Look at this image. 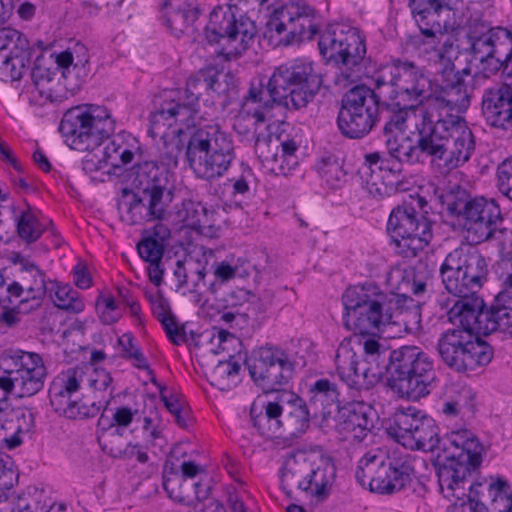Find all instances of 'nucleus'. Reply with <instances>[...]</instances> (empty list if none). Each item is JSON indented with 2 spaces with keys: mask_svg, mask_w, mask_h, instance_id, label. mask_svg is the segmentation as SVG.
Returning <instances> with one entry per match:
<instances>
[{
  "mask_svg": "<svg viewBox=\"0 0 512 512\" xmlns=\"http://www.w3.org/2000/svg\"><path fill=\"white\" fill-rule=\"evenodd\" d=\"M339 378L350 388L360 389L365 380L378 378L386 369V382L398 398L418 401L431 393L435 380L433 359L419 347L402 346L389 353L367 354L358 360L350 350L335 358Z\"/></svg>",
  "mask_w": 512,
  "mask_h": 512,
  "instance_id": "1",
  "label": "nucleus"
},
{
  "mask_svg": "<svg viewBox=\"0 0 512 512\" xmlns=\"http://www.w3.org/2000/svg\"><path fill=\"white\" fill-rule=\"evenodd\" d=\"M318 47L326 62L338 69L335 86L347 88L368 77L365 69L370 59L366 57V38L358 28L343 23L329 24L320 34Z\"/></svg>",
  "mask_w": 512,
  "mask_h": 512,
  "instance_id": "2",
  "label": "nucleus"
},
{
  "mask_svg": "<svg viewBox=\"0 0 512 512\" xmlns=\"http://www.w3.org/2000/svg\"><path fill=\"white\" fill-rule=\"evenodd\" d=\"M399 295L382 290L374 282L349 286L342 295L345 328L359 335H375L391 323Z\"/></svg>",
  "mask_w": 512,
  "mask_h": 512,
  "instance_id": "3",
  "label": "nucleus"
},
{
  "mask_svg": "<svg viewBox=\"0 0 512 512\" xmlns=\"http://www.w3.org/2000/svg\"><path fill=\"white\" fill-rule=\"evenodd\" d=\"M415 462V456L399 449H371L359 459L355 478L372 492L394 494L412 482Z\"/></svg>",
  "mask_w": 512,
  "mask_h": 512,
  "instance_id": "4",
  "label": "nucleus"
},
{
  "mask_svg": "<svg viewBox=\"0 0 512 512\" xmlns=\"http://www.w3.org/2000/svg\"><path fill=\"white\" fill-rule=\"evenodd\" d=\"M428 201L419 192L409 194L395 207L387 222V232L397 255L414 259L433 238L432 222L426 217Z\"/></svg>",
  "mask_w": 512,
  "mask_h": 512,
  "instance_id": "5",
  "label": "nucleus"
},
{
  "mask_svg": "<svg viewBox=\"0 0 512 512\" xmlns=\"http://www.w3.org/2000/svg\"><path fill=\"white\" fill-rule=\"evenodd\" d=\"M185 154L195 176L206 181L224 176L235 158L232 140L218 125L197 128Z\"/></svg>",
  "mask_w": 512,
  "mask_h": 512,
  "instance_id": "6",
  "label": "nucleus"
},
{
  "mask_svg": "<svg viewBox=\"0 0 512 512\" xmlns=\"http://www.w3.org/2000/svg\"><path fill=\"white\" fill-rule=\"evenodd\" d=\"M321 85L322 76L315 64L297 58L275 68L267 83V91L273 103L300 109L313 100Z\"/></svg>",
  "mask_w": 512,
  "mask_h": 512,
  "instance_id": "7",
  "label": "nucleus"
},
{
  "mask_svg": "<svg viewBox=\"0 0 512 512\" xmlns=\"http://www.w3.org/2000/svg\"><path fill=\"white\" fill-rule=\"evenodd\" d=\"M116 121L105 106L86 104L68 109L59 131L67 145L76 151H95L114 134Z\"/></svg>",
  "mask_w": 512,
  "mask_h": 512,
  "instance_id": "8",
  "label": "nucleus"
},
{
  "mask_svg": "<svg viewBox=\"0 0 512 512\" xmlns=\"http://www.w3.org/2000/svg\"><path fill=\"white\" fill-rule=\"evenodd\" d=\"M448 441L458 451L450 457L457 460L438 469L439 488L445 498L461 500L466 495L467 476L482 463L484 447L469 429L451 431Z\"/></svg>",
  "mask_w": 512,
  "mask_h": 512,
  "instance_id": "9",
  "label": "nucleus"
},
{
  "mask_svg": "<svg viewBox=\"0 0 512 512\" xmlns=\"http://www.w3.org/2000/svg\"><path fill=\"white\" fill-rule=\"evenodd\" d=\"M335 477L336 467L327 458L298 453L286 459L281 487L287 495L296 487L308 496L324 500L330 495Z\"/></svg>",
  "mask_w": 512,
  "mask_h": 512,
  "instance_id": "10",
  "label": "nucleus"
},
{
  "mask_svg": "<svg viewBox=\"0 0 512 512\" xmlns=\"http://www.w3.org/2000/svg\"><path fill=\"white\" fill-rule=\"evenodd\" d=\"M470 330L447 329L439 337L437 349L446 366L458 373H471L493 359L492 346Z\"/></svg>",
  "mask_w": 512,
  "mask_h": 512,
  "instance_id": "11",
  "label": "nucleus"
},
{
  "mask_svg": "<svg viewBox=\"0 0 512 512\" xmlns=\"http://www.w3.org/2000/svg\"><path fill=\"white\" fill-rule=\"evenodd\" d=\"M256 34L255 22L243 15L236 17L231 6L214 9L205 28L207 42L218 45L216 52L227 60L246 51Z\"/></svg>",
  "mask_w": 512,
  "mask_h": 512,
  "instance_id": "12",
  "label": "nucleus"
},
{
  "mask_svg": "<svg viewBox=\"0 0 512 512\" xmlns=\"http://www.w3.org/2000/svg\"><path fill=\"white\" fill-rule=\"evenodd\" d=\"M488 273L485 258L477 251H451L440 266L442 283L458 299L476 297Z\"/></svg>",
  "mask_w": 512,
  "mask_h": 512,
  "instance_id": "13",
  "label": "nucleus"
},
{
  "mask_svg": "<svg viewBox=\"0 0 512 512\" xmlns=\"http://www.w3.org/2000/svg\"><path fill=\"white\" fill-rule=\"evenodd\" d=\"M4 362L7 367L0 375V389L5 394L30 398L44 388L48 372L40 354L18 349L7 354Z\"/></svg>",
  "mask_w": 512,
  "mask_h": 512,
  "instance_id": "14",
  "label": "nucleus"
},
{
  "mask_svg": "<svg viewBox=\"0 0 512 512\" xmlns=\"http://www.w3.org/2000/svg\"><path fill=\"white\" fill-rule=\"evenodd\" d=\"M254 384L264 394L285 390L293 378L295 361L283 349L263 346L252 351L245 361Z\"/></svg>",
  "mask_w": 512,
  "mask_h": 512,
  "instance_id": "15",
  "label": "nucleus"
},
{
  "mask_svg": "<svg viewBox=\"0 0 512 512\" xmlns=\"http://www.w3.org/2000/svg\"><path fill=\"white\" fill-rule=\"evenodd\" d=\"M379 114V97L365 86L353 87L343 100L338 115V127L352 139L367 135L375 125Z\"/></svg>",
  "mask_w": 512,
  "mask_h": 512,
  "instance_id": "16",
  "label": "nucleus"
},
{
  "mask_svg": "<svg viewBox=\"0 0 512 512\" xmlns=\"http://www.w3.org/2000/svg\"><path fill=\"white\" fill-rule=\"evenodd\" d=\"M198 111L185 100L183 92L163 91L157 99L156 109L150 115L149 135L164 137V131L185 133L195 128L200 119Z\"/></svg>",
  "mask_w": 512,
  "mask_h": 512,
  "instance_id": "17",
  "label": "nucleus"
},
{
  "mask_svg": "<svg viewBox=\"0 0 512 512\" xmlns=\"http://www.w3.org/2000/svg\"><path fill=\"white\" fill-rule=\"evenodd\" d=\"M375 88L383 86L392 88L391 98L414 102L424 96L428 79L414 62L392 59L381 65L371 76Z\"/></svg>",
  "mask_w": 512,
  "mask_h": 512,
  "instance_id": "18",
  "label": "nucleus"
},
{
  "mask_svg": "<svg viewBox=\"0 0 512 512\" xmlns=\"http://www.w3.org/2000/svg\"><path fill=\"white\" fill-rule=\"evenodd\" d=\"M83 372L79 364L59 372L50 382L48 397L53 410L61 416L72 420L95 417L100 407L95 403L85 404L74 396L83 386Z\"/></svg>",
  "mask_w": 512,
  "mask_h": 512,
  "instance_id": "19",
  "label": "nucleus"
},
{
  "mask_svg": "<svg viewBox=\"0 0 512 512\" xmlns=\"http://www.w3.org/2000/svg\"><path fill=\"white\" fill-rule=\"evenodd\" d=\"M449 210L462 219L466 239L472 244L488 241L493 227L503 221L499 205L485 197L456 199L449 204Z\"/></svg>",
  "mask_w": 512,
  "mask_h": 512,
  "instance_id": "20",
  "label": "nucleus"
},
{
  "mask_svg": "<svg viewBox=\"0 0 512 512\" xmlns=\"http://www.w3.org/2000/svg\"><path fill=\"white\" fill-rule=\"evenodd\" d=\"M364 164L371 170V183L369 191L380 198L389 197L398 192L410 189V183L403 172L402 161L395 158H387L384 153L371 152L364 156Z\"/></svg>",
  "mask_w": 512,
  "mask_h": 512,
  "instance_id": "21",
  "label": "nucleus"
},
{
  "mask_svg": "<svg viewBox=\"0 0 512 512\" xmlns=\"http://www.w3.org/2000/svg\"><path fill=\"white\" fill-rule=\"evenodd\" d=\"M200 252L197 260L199 267L194 271L192 290L198 291L203 285L215 296L224 285L238 276V265L227 260L217 261L215 252L210 248L201 247Z\"/></svg>",
  "mask_w": 512,
  "mask_h": 512,
  "instance_id": "22",
  "label": "nucleus"
},
{
  "mask_svg": "<svg viewBox=\"0 0 512 512\" xmlns=\"http://www.w3.org/2000/svg\"><path fill=\"white\" fill-rule=\"evenodd\" d=\"M447 318L454 326L452 329H469L470 333L479 335L489 334L488 310L484 309V301L478 296L455 300L447 310Z\"/></svg>",
  "mask_w": 512,
  "mask_h": 512,
  "instance_id": "23",
  "label": "nucleus"
},
{
  "mask_svg": "<svg viewBox=\"0 0 512 512\" xmlns=\"http://www.w3.org/2000/svg\"><path fill=\"white\" fill-rule=\"evenodd\" d=\"M122 193L124 211L121 218L128 225H141L165 217L169 203L166 199L157 198L155 195L140 196L127 188Z\"/></svg>",
  "mask_w": 512,
  "mask_h": 512,
  "instance_id": "24",
  "label": "nucleus"
},
{
  "mask_svg": "<svg viewBox=\"0 0 512 512\" xmlns=\"http://www.w3.org/2000/svg\"><path fill=\"white\" fill-rule=\"evenodd\" d=\"M282 391L274 392L273 398L255 401L250 410L253 426L258 432L268 438L282 437L284 433V405Z\"/></svg>",
  "mask_w": 512,
  "mask_h": 512,
  "instance_id": "25",
  "label": "nucleus"
},
{
  "mask_svg": "<svg viewBox=\"0 0 512 512\" xmlns=\"http://www.w3.org/2000/svg\"><path fill=\"white\" fill-rule=\"evenodd\" d=\"M419 138L415 145L409 144L406 152L408 163L422 161V156H432L442 160L445 157V147L450 133V125L439 123L432 127L423 126L416 128Z\"/></svg>",
  "mask_w": 512,
  "mask_h": 512,
  "instance_id": "26",
  "label": "nucleus"
},
{
  "mask_svg": "<svg viewBox=\"0 0 512 512\" xmlns=\"http://www.w3.org/2000/svg\"><path fill=\"white\" fill-rule=\"evenodd\" d=\"M32 80L34 88L31 91V99L37 105L59 104L69 97V91L61 82L56 68L36 63L32 69Z\"/></svg>",
  "mask_w": 512,
  "mask_h": 512,
  "instance_id": "27",
  "label": "nucleus"
},
{
  "mask_svg": "<svg viewBox=\"0 0 512 512\" xmlns=\"http://www.w3.org/2000/svg\"><path fill=\"white\" fill-rule=\"evenodd\" d=\"M482 112L486 122L495 128L512 127V87L506 84L485 90Z\"/></svg>",
  "mask_w": 512,
  "mask_h": 512,
  "instance_id": "28",
  "label": "nucleus"
},
{
  "mask_svg": "<svg viewBox=\"0 0 512 512\" xmlns=\"http://www.w3.org/2000/svg\"><path fill=\"white\" fill-rule=\"evenodd\" d=\"M291 38L295 43L312 40L319 33L317 11L304 2H290L281 6Z\"/></svg>",
  "mask_w": 512,
  "mask_h": 512,
  "instance_id": "29",
  "label": "nucleus"
},
{
  "mask_svg": "<svg viewBox=\"0 0 512 512\" xmlns=\"http://www.w3.org/2000/svg\"><path fill=\"white\" fill-rule=\"evenodd\" d=\"M475 150V140L471 129L464 119L456 120L450 126V133L445 147L443 161L450 168H457L465 164Z\"/></svg>",
  "mask_w": 512,
  "mask_h": 512,
  "instance_id": "30",
  "label": "nucleus"
},
{
  "mask_svg": "<svg viewBox=\"0 0 512 512\" xmlns=\"http://www.w3.org/2000/svg\"><path fill=\"white\" fill-rule=\"evenodd\" d=\"M133 184L144 196L155 195L170 202L172 193L168 187L167 171L155 161H144L135 166Z\"/></svg>",
  "mask_w": 512,
  "mask_h": 512,
  "instance_id": "31",
  "label": "nucleus"
},
{
  "mask_svg": "<svg viewBox=\"0 0 512 512\" xmlns=\"http://www.w3.org/2000/svg\"><path fill=\"white\" fill-rule=\"evenodd\" d=\"M282 395L281 402L285 406L283 413L284 433L299 437L309 429L310 421L314 418L313 410L299 394L292 390H283Z\"/></svg>",
  "mask_w": 512,
  "mask_h": 512,
  "instance_id": "32",
  "label": "nucleus"
},
{
  "mask_svg": "<svg viewBox=\"0 0 512 512\" xmlns=\"http://www.w3.org/2000/svg\"><path fill=\"white\" fill-rule=\"evenodd\" d=\"M307 395L315 419L325 421L338 408L340 392L337 384L329 378L321 377L312 382Z\"/></svg>",
  "mask_w": 512,
  "mask_h": 512,
  "instance_id": "33",
  "label": "nucleus"
},
{
  "mask_svg": "<svg viewBox=\"0 0 512 512\" xmlns=\"http://www.w3.org/2000/svg\"><path fill=\"white\" fill-rule=\"evenodd\" d=\"M415 109V127L436 125L445 123V126L453 125L456 120H460L459 116L452 115L448 108L443 104L436 93L423 96L413 102Z\"/></svg>",
  "mask_w": 512,
  "mask_h": 512,
  "instance_id": "34",
  "label": "nucleus"
},
{
  "mask_svg": "<svg viewBox=\"0 0 512 512\" xmlns=\"http://www.w3.org/2000/svg\"><path fill=\"white\" fill-rule=\"evenodd\" d=\"M105 149L110 168L118 169L132 163L141 151V144L137 137L123 130L111 136Z\"/></svg>",
  "mask_w": 512,
  "mask_h": 512,
  "instance_id": "35",
  "label": "nucleus"
},
{
  "mask_svg": "<svg viewBox=\"0 0 512 512\" xmlns=\"http://www.w3.org/2000/svg\"><path fill=\"white\" fill-rule=\"evenodd\" d=\"M33 426L31 416L11 414L8 415L0 407V445L8 450L19 447Z\"/></svg>",
  "mask_w": 512,
  "mask_h": 512,
  "instance_id": "36",
  "label": "nucleus"
},
{
  "mask_svg": "<svg viewBox=\"0 0 512 512\" xmlns=\"http://www.w3.org/2000/svg\"><path fill=\"white\" fill-rule=\"evenodd\" d=\"M400 281L398 289L420 296L426 292L427 284L432 279L434 269L428 265L427 262L418 260L415 264L407 266L403 269H396L393 271Z\"/></svg>",
  "mask_w": 512,
  "mask_h": 512,
  "instance_id": "37",
  "label": "nucleus"
},
{
  "mask_svg": "<svg viewBox=\"0 0 512 512\" xmlns=\"http://www.w3.org/2000/svg\"><path fill=\"white\" fill-rule=\"evenodd\" d=\"M267 117L265 108L241 107L234 117L233 130L241 138V141L252 142L263 130H267Z\"/></svg>",
  "mask_w": 512,
  "mask_h": 512,
  "instance_id": "38",
  "label": "nucleus"
},
{
  "mask_svg": "<svg viewBox=\"0 0 512 512\" xmlns=\"http://www.w3.org/2000/svg\"><path fill=\"white\" fill-rule=\"evenodd\" d=\"M422 415L423 412L414 406L398 408L387 428L389 435L404 447L412 434H415Z\"/></svg>",
  "mask_w": 512,
  "mask_h": 512,
  "instance_id": "39",
  "label": "nucleus"
},
{
  "mask_svg": "<svg viewBox=\"0 0 512 512\" xmlns=\"http://www.w3.org/2000/svg\"><path fill=\"white\" fill-rule=\"evenodd\" d=\"M149 301L152 314L161 323L168 339L175 345L182 344L185 334L171 311L169 301L161 293L151 295Z\"/></svg>",
  "mask_w": 512,
  "mask_h": 512,
  "instance_id": "40",
  "label": "nucleus"
},
{
  "mask_svg": "<svg viewBox=\"0 0 512 512\" xmlns=\"http://www.w3.org/2000/svg\"><path fill=\"white\" fill-rule=\"evenodd\" d=\"M32 60L31 47L10 50L9 55L0 54V79L6 82L20 80L30 69Z\"/></svg>",
  "mask_w": 512,
  "mask_h": 512,
  "instance_id": "41",
  "label": "nucleus"
},
{
  "mask_svg": "<svg viewBox=\"0 0 512 512\" xmlns=\"http://www.w3.org/2000/svg\"><path fill=\"white\" fill-rule=\"evenodd\" d=\"M162 485L168 497L180 504L189 506L195 499L199 500L201 498L193 485L187 483V480L179 472L173 469L168 471L167 465L163 473ZM194 486L197 487L198 483H195Z\"/></svg>",
  "mask_w": 512,
  "mask_h": 512,
  "instance_id": "42",
  "label": "nucleus"
},
{
  "mask_svg": "<svg viewBox=\"0 0 512 512\" xmlns=\"http://www.w3.org/2000/svg\"><path fill=\"white\" fill-rule=\"evenodd\" d=\"M416 427L415 434H412L405 448L430 452L440 449L439 427L433 418L423 412Z\"/></svg>",
  "mask_w": 512,
  "mask_h": 512,
  "instance_id": "43",
  "label": "nucleus"
},
{
  "mask_svg": "<svg viewBox=\"0 0 512 512\" xmlns=\"http://www.w3.org/2000/svg\"><path fill=\"white\" fill-rule=\"evenodd\" d=\"M453 0H410L409 7L417 26L441 24L440 15L452 9Z\"/></svg>",
  "mask_w": 512,
  "mask_h": 512,
  "instance_id": "44",
  "label": "nucleus"
},
{
  "mask_svg": "<svg viewBox=\"0 0 512 512\" xmlns=\"http://www.w3.org/2000/svg\"><path fill=\"white\" fill-rule=\"evenodd\" d=\"M364 408L363 404H349L342 411L341 431L351 434L354 439L362 440L372 428Z\"/></svg>",
  "mask_w": 512,
  "mask_h": 512,
  "instance_id": "45",
  "label": "nucleus"
},
{
  "mask_svg": "<svg viewBox=\"0 0 512 512\" xmlns=\"http://www.w3.org/2000/svg\"><path fill=\"white\" fill-rule=\"evenodd\" d=\"M489 334L500 331L512 335V295L499 293L488 310Z\"/></svg>",
  "mask_w": 512,
  "mask_h": 512,
  "instance_id": "46",
  "label": "nucleus"
},
{
  "mask_svg": "<svg viewBox=\"0 0 512 512\" xmlns=\"http://www.w3.org/2000/svg\"><path fill=\"white\" fill-rule=\"evenodd\" d=\"M46 273L36 264L20 268L19 280L26 292L22 301H41L47 292Z\"/></svg>",
  "mask_w": 512,
  "mask_h": 512,
  "instance_id": "47",
  "label": "nucleus"
},
{
  "mask_svg": "<svg viewBox=\"0 0 512 512\" xmlns=\"http://www.w3.org/2000/svg\"><path fill=\"white\" fill-rule=\"evenodd\" d=\"M119 441V437H113L112 439L105 440L104 442L99 439V444L103 452L113 458L128 461L135 460L140 464H146L149 461L150 458L147 453L149 448H146V445L129 442L122 447L116 443Z\"/></svg>",
  "mask_w": 512,
  "mask_h": 512,
  "instance_id": "48",
  "label": "nucleus"
},
{
  "mask_svg": "<svg viewBox=\"0 0 512 512\" xmlns=\"http://www.w3.org/2000/svg\"><path fill=\"white\" fill-rule=\"evenodd\" d=\"M286 21L281 7L276 9L270 16L263 33V39L267 41L270 47H286L295 44L294 39L291 38V34L289 33Z\"/></svg>",
  "mask_w": 512,
  "mask_h": 512,
  "instance_id": "49",
  "label": "nucleus"
},
{
  "mask_svg": "<svg viewBox=\"0 0 512 512\" xmlns=\"http://www.w3.org/2000/svg\"><path fill=\"white\" fill-rule=\"evenodd\" d=\"M441 24L418 26L420 33L412 35L408 39V44L420 56H429L436 59L438 39Z\"/></svg>",
  "mask_w": 512,
  "mask_h": 512,
  "instance_id": "50",
  "label": "nucleus"
},
{
  "mask_svg": "<svg viewBox=\"0 0 512 512\" xmlns=\"http://www.w3.org/2000/svg\"><path fill=\"white\" fill-rule=\"evenodd\" d=\"M241 365L230 358L220 361L211 371L209 381L212 386L221 391H229L239 380Z\"/></svg>",
  "mask_w": 512,
  "mask_h": 512,
  "instance_id": "51",
  "label": "nucleus"
},
{
  "mask_svg": "<svg viewBox=\"0 0 512 512\" xmlns=\"http://www.w3.org/2000/svg\"><path fill=\"white\" fill-rule=\"evenodd\" d=\"M201 13V9L194 3L184 2L168 12L165 25L175 34L183 33L186 28L192 25Z\"/></svg>",
  "mask_w": 512,
  "mask_h": 512,
  "instance_id": "52",
  "label": "nucleus"
},
{
  "mask_svg": "<svg viewBox=\"0 0 512 512\" xmlns=\"http://www.w3.org/2000/svg\"><path fill=\"white\" fill-rule=\"evenodd\" d=\"M47 220L40 221L36 212L28 207L17 219V233L27 243L37 241L45 233Z\"/></svg>",
  "mask_w": 512,
  "mask_h": 512,
  "instance_id": "53",
  "label": "nucleus"
},
{
  "mask_svg": "<svg viewBox=\"0 0 512 512\" xmlns=\"http://www.w3.org/2000/svg\"><path fill=\"white\" fill-rule=\"evenodd\" d=\"M436 94L450 112L464 111L470 105V99L467 94L466 86L460 79L452 84L442 87L441 90Z\"/></svg>",
  "mask_w": 512,
  "mask_h": 512,
  "instance_id": "54",
  "label": "nucleus"
},
{
  "mask_svg": "<svg viewBox=\"0 0 512 512\" xmlns=\"http://www.w3.org/2000/svg\"><path fill=\"white\" fill-rule=\"evenodd\" d=\"M118 346L120 348V357L131 362V364L140 370H148L149 363L142 352V349L131 332H126L121 335L117 340Z\"/></svg>",
  "mask_w": 512,
  "mask_h": 512,
  "instance_id": "55",
  "label": "nucleus"
},
{
  "mask_svg": "<svg viewBox=\"0 0 512 512\" xmlns=\"http://www.w3.org/2000/svg\"><path fill=\"white\" fill-rule=\"evenodd\" d=\"M54 304L59 309L73 314H79L85 309L83 296L68 284L56 285Z\"/></svg>",
  "mask_w": 512,
  "mask_h": 512,
  "instance_id": "56",
  "label": "nucleus"
},
{
  "mask_svg": "<svg viewBox=\"0 0 512 512\" xmlns=\"http://www.w3.org/2000/svg\"><path fill=\"white\" fill-rule=\"evenodd\" d=\"M79 368L83 372V385L87 384L95 391L108 392L109 397H112L114 387L110 372L87 363L79 364Z\"/></svg>",
  "mask_w": 512,
  "mask_h": 512,
  "instance_id": "57",
  "label": "nucleus"
},
{
  "mask_svg": "<svg viewBox=\"0 0 512 512\" xmlns=\"http://www.w3.org/2000/svg\"><path fill=\"white\" fill-rule=\"evenodd\" d=\"M183 133L164 131V137H157L161 144L158 146L159 158L163 166L176 167L179 156L182 152V141L180 136Z\"/></svg>",
  "mask_w": 512,
  "mask_h": 512,
  "instance_id": "58",
  "label": "nucleus"
},
{
  "mask_svg": "<svg viewBox=\"0 0 512 512\" xmlns=\"http://www.w3.org/2000/svg\"><path fill=\"white\" fill-rule=\"evenodd\" d=\"M400 108L393 112L389 120L384 125L383 131L385 135L402 134L408 128V122L415 121V109H413V102H404L398 100L395 103Z\"/></svg>",
  "mask_w": 512,
  "mask_h": 512,
  "instance_id": "59",
  "label": "nucleus"
},
{
  "mask_svg": "<svg viewBox=\"0 0 512 512\" xmlns=\"http://www.w3.org/2000/svg\"><path fill=\"white\" fill-rule=\"evenodd\" d=\"M459 52V38L455 30L447 31L440 27L436 59L446 68L453 66V60Z\"/></svg>",
  "mask_w": 512,
  "mask_h": 512,
  "instance_id": "60",
  "label": "nucleus"
},
{
  "mask_svg": "<svg viewBox=\"0 0 512 512\" xmlns=\"http://www.w3.org/2000/svg\"><path fill=\"white\" fill-rule=\"evenodd\" d=\"M317 171L326 186L331 189L340 187L345 177L342 165L339 163L338 158L332 154L322 157L317 162Z\"/></svg>",
  "mask_w": 512,
  "mask_h": 512,
  "instance_id": "61",
  "label": "nucleus"
},
{
  "mask_svg": "<svg viewBox=\"0 0 512 512\" xmlns=\"http://www.w3.org/2000/svg\"><path fill=\"white\" fill-rule=\"evenodd\" d=\"M506 486L507 481L501 477L483 478L470 485L468 499L469 501L490 502L494 494Z\"/></svg>",
  "mask_w": 512,
  "mask_h": 512,
  "instance_id": "62",
  "label": "nucleus"
},
{
  "mask_svg": "<svg viewBox=\"0 0 512 512\" xmlns=\"http://www.w3.org/2000/svg\"><path fill=\"white\" fill-rule=\"evenodd\" d=\"M263 130L255 139L252 140L254 151L263 163L279 161V137L273 138Z\"/></svg>",
  "mask_w": 512,
  "mask_h": 512,
  "instance_id": "63",
  "label": "nucleus"
},
{
  "mask_svg": "<svg viewBox=\"0 0 512 512\" xmlns=\"http://www.w3.org/2000/svg\"><path fill=\"white\" fill-rule=\"evenodd\" d=\"M493 53L501 57L512 54V27H494L488 30Z\"/></svg>",
  "mask_w": 512,
  "mask_h": 512,
  "instance_id": "64",
  "label": "nucleus"
}]
</instances>
